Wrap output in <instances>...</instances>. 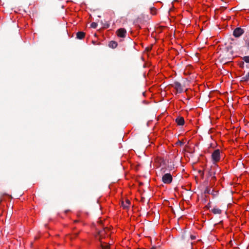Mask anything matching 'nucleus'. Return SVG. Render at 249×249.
<instances>
[{"label":"nucleus","mask_w":249,"mask_h":249,"mask_svg":"<svg viewBox=\"0 0 249 249\" xmlns=\"http://www.w3.org/2000/svg\"><path fill=\"white\" fill-rule=\"evenodd\" d=\"M173 178L171 174H165L162 177V181L165 184H170L172 182Z\"/></svg>","instance_id":"f257e3e1"},{"label":"nucleus","mask_w":249,"mask_h":249,"mask_svg":"<svg viewBox=\"0 0 249 249\" xmlns=\"http://www.w3.org/2000/svg\"><path fill=\"white\" fill-rule=\"evenodd\" d=\"M218 169V166L216 164L211 166L210 168L208 169V178H211L213 175H215Z\"/></svg>","instance_id":"f03ea898"},{"label":"nucleus","mask_w":249,"mask_h":249,"mask_svg":"<svg viewBox=\"0 0 249 249\" xmlns=\"http://www.w3.org/2000/svg\"><path fill=\"white\" fill-rule=\"evenodd\" d=\"M220 150L219 149L215 150L212 154V158L214 162H216L220 160Z\"/></svg>","instance_id":"7ed1b4c3"},{"label":"nucleus","mask_w":249,"mask_h":249,"mask_svg":"<svg viewBox=\"0 0 249 249\" xmlns=\"http://www.w3.org/2000/svg\"><path fill=\"white\" fill-rule=\"evenodd\" d=\"M244 33V30L240 27L236 28L233 32V35L235 37H239Z\"/></svg>","instance_id":"20e7f679"},{"label":"nucleus","mask_w":249,"mask_h":249,"mask_svg":"<svg viewBox=\"0 0 249 249\" xmlns=\"http://www.w3.org/2000/svg\"><path fill=\"white\" fill-rule=\"evenodd\" d=\"M172 87H174L178 92L180 93L183 92V88H182L181 84L178 82H175L172 84Z\"/></svg>","instance_id":"39448f33"},{"label":"nucleus","mask_w":249,"mask_h":249,"mask_svg":"<svg viewBox=\"0 0 249 249\" xmlns=\"http://www.w3.org/2000/svg\"><path fill=\"white\" fill-rule=\"evenodd\" d=\"M117 36L120 37H124L126 34V31L124 28H120L116 31Z\"/></svg>","instance_id":"423d86ee"},{"label":"nucleus","mask_w":249,"mask_h":249,"mask_svg":"<svg viewBox=\"0 0 249 249\" xmlns=\"http://www.w3.org/2000/svg\"><path fill=\"white\" fill-rule=\"evenodd\" d=\"M175 121L178 125H183L184 124V120L182 117H177Z\"/></svg>","instance_id":"0eeeda50"},{"label":"nucleus","mask_w":249,"mask_h":249,"mask_svg":"<svg viewBox=\"0 0 249 249\" xmlns=\"http://www.w3.org/2000/svg\"><path fill=\"white\" fill-rule=\"evenodd\" d=\"M85 36V33L83 32H78L76 33V38L79 39H82Z\"/></svg>","instance_id":"6e6552de"},{"label":"nucleus","mask_w":249,"mask_h":249,"mask_svg":"<svg viewBox=\"0 0 249 249\" xmlns=\"http://www.w3.org/2000/svg\"><path fill=\"white\" fill-rule=\"evenodd\" d=\"M130 204V201L128 199L126 200L125 202H122V206L124 209L128 208L129 207Z\"/></svg>","instance_id":"1a4fd4ad"},{"label":"nucleus","mask_w":249,"mask_h":249,"mask_svg":"<svg viewBox=\"0 0 249 249\" xmlns=\"http://www.w3.org/2000/svg\"><path fill=\"white\" fill-rule=\"evenodd\" d=\"M211 212L215 214H219L221 213L222 211L218 208L214 207L211 210Z\"/></svg>","instance_id":"9d476101"},{"label":"nucleus","mask_w":249,"mask_h":249,"mask_svg":"<svg viewBox=\"0 0 249 249\" xmlns=\"http://www.w3.org/2000/svg\"><path fill=\"white\" fill-rule=\"evenodd\" d=\"M118 45L117 43L114 41H111L109 42L108 46L112 49L116 48Z\"/></svg>","instance_id":"9b49d317"},{"label":"nucleus","mask_w":249,"mask_h":249,"mask_svg":"<svg viewBox=\"0 0 249 249\" xmlns=\"http://www.w3.org/2000/svg\"><path fill=\"white\" fill-rule=\"evenodd\" d=\"M100 242H101V247H102V249H109V246H110V244L109 243L108 245H107L106 246H104L103 244V242L101 241V239H100Z\"/></svg>","instance_id":"f8f14e48"},{"label":"nucleus","mask_w":249,"mask_h":249,"mask_svg":"<svg viewBox=\"0 0 249 249\" xmlns=\"http://www.w3.org/2000/svg\"><path fill=\"white\" fill-rule=\"evenodd\" d=\"M242 80L243 81H249V72L244 77L242 78Z\"/></svg>","instance_id":"ddd939ff"},{"label":"nucleus","mask_w":249,"mask_h":249,"mask_svg":"<svg viewBox=\"0 0 249 249\" xmlns=\"http://www.w3.org/2000/svg\"><path fill=\"white\" fill-rule=\"evenodd\" d=\"M167 168L169 170H172L173 169H174V165L173 163H172L171 162H170V163H168V165H167Z\"/></svg>","instance_id":"4468645a"},{"label":"nucleus","mask_w":249,"mask_h":249,"mask_svg":"<svg viewBox=\"0 0 249 249\" xmlns=\"http://www.w3.org/2000/svg\"><path fill=\"white\" fill-rule=\"evenodd\" d=\"M242 60L246 63H249V55L243 57Z\"/></svg>","instance_id":"2eb2a0df"},{"label":"nucleus","mask_w":249,"mask_h":249,"mask_svg":"<svg viewBox=\"0 0 249 249\" xmlns=\"http://www.w3.org/2000/svg\"><path fill=\"white\" fill-rule=\"evenodd\" d=\"M204 194H211L212 193H211V189L208 188V187H206L205 190H204Z\"/></svg>","instance_id":"dca6fc26"},{"label":"nucleus","mask_w":249,"mask_h":249,"mask_svg":"<svg viewBox=\"0 0 249 249\" xmlns=\"http://www.w3.org/2000/svg\"><path fill=\"white\" fill-rule=\"evenodd\" d=\"M97 23H96V22H92L91 23V24H90V27L92 28H94V29H95L97 28Z\"/></svg>","instance_id":"f3484780"},{"label":"nucleus","mask_w":249,"mask_h":249,"mask_svg":"<svg viewBox=\"0 0 249 249\" xmlns=\"http://www.w3.org/2000/svg\"><path fill=\"white\" fill-rule=\"evenodd\" d=\"M198 173L200 174L201 178H204V172L201 170H199Z\"/></svg>","instance_id":"a211bd4d"},{"label":"nucleus","mask_w":249,"mask_h":249,"mask_svg":"<svg viewBox=\"0 0 249 249\" xmlns=\"http://www.w3.org/2000/svg\"><path fill=\"white\" fill-rule=\"evenodd\" d=\"M5 195H6V194L2 193H0V203L2 201V197Z\"/></svg>","instance_id":"6ab92c4d"},{"label":"nucleus","mask_w":249,"mask_h":249,"mask_svg":"<svg viewBox=\"0 0 249 249\" xmlns=\"http://www.w3.org/2000/svg\"><path fill=\"white\" fill-rule=\"evenodd\" d=\"M151 13L152 14L155 15L156 14V9L155 8H151Z\"/></svg>","instance_id":"aec40b11"},{"label":"nucleus","mask_w":249,"mask_h":249,"mask_svg":"<svg viewBox=\"0 0 249 249\" xmlns=\"http://www.w3.org/2000/svg\"><path fill=\"white\" fill-rule=\"evenodd\" d=\"M226 9V7H224V6H222V7H221L220 8H219V10H221V11H223L224 10H225Z\"/></svg>","instance_id":"412c9836"},{"label":"nucleus","mask_w":249,"mask_h":249,"mask_svg":"<svg viewBox=\"0 0 249 249\" xmlns=\"http://www.w3.org/2000/svg\"><path fill=\"white\" fill-rule=\"evenodd\" d=\"M105 231H101L100 232H99V235H100V238H102L103 237V232H104Z\"/></svg>","instance_id":"4be33fe9"},{"label":"nucleus","mask_w":249,"mask_h":249,"mask_svg":"<svg viewBox=\"0 0 249 249\" xmlns=\"http://www.w3.org/2000/svg\"><path fill=\"white\" fill-rule=\"evenodd\" d=\"M212 179H213V180H215L216 179V177L215 176V175H213V176H212L211 177Z\"/></svg>","instance_id":"5701e85b"},{"label":"nucleus","mask_w":249,"mask_h":249,"mask_svg":"<svg viewBox=\"0 0 249 249\" xmlns=\"http://www.w3.org/2000/svg\"><path fill=\"white\" fill-rule=\"evenodd\" d=\"M211 193H211V194H212L213 196H215V195H216V194H215V193H214L213 190H212V191L211 192Z\"/></svg>","instance_id":"b1692460"},{"label":"nucleus","mask_w":249,"mask_h":249,"mask_svg":"<svg viewBox=\"0 0 249 249\" xmlns=\"http://www.w3.org/2000/svg\"><path fill=\"white\" fill-rule=\"evenodd\" d=\"M191 238L192 240H194L196 238V237L195 236H193V235H191Z\"/></svg>","instance_id":"393cba45"},{"label":"nucleus","mask_w":249,"mask_h":249,"mask_svg":"<svg viewBox=\"0 0 249 249\" xmlns=\"http://www.w3.org/2000/svg\"><path fill=\"white\" fill-rule=\"evenodd\" d=\"M178 143H179L180 145L183 144V142L179 141L178 142Z\"/></svg>","instance_id":"a878e982"},{"label":"nucleus","mask_w":249,"mask_h":249,"mask_svg":"<svg viewBox=\"0 0 249 249\" xmlns=\"http://www.w3.org/2000/svg\"><path fill=\"white\" fill-rule=\"evenodd\" d=\"M247 47L249 49V42L247 43Z\"/></svg>","instance_id":"bb28decb"},{"label":"nucleus","mask_w":249,"mask_h":249,"mask_svg":"<svg viewBox=\"0 0 249 249\" xmlns=\"http://www.w3.org/2000/svg\"><path fill=\"white\" fill-rule=\"evenodd\" d=\"M78 233H76L74 234V237H76L78 235Z\"/></svg>","instance_id":"cd10ccee"},{"label":"nucleus","mask_w":249,"mask_h":249,"mask_svg":"<svg viewBox=\"0 0 249 249\" xmlns=\"http://www.w3.org/2000/svg\"><path fill=\"white\" fill-rule=\"evenodd\" d=\"M151 249H156V247H153Z\"/></svg>","instance_id":"c85d7f7f"},{"label":"nucleus","mask_w":249,"mask_h":249,"mask_svg":"<svg viewBox=\"0 0 249 249\" xmlns=\"http://www.w3.org/2000/svg\"><path fill=\"white\" fill-rule=\"evenodd\" d=\"M244 65V62L242 63V64H241V66H243Z\"/></svg>","instance_id":"c756f323"},{"label":"nucleus","mask_w":249,"mask_h":249,"mask_svg":"<svg viewBox=\"0 0 249 249\" xmlns=\"http://www.w3.org/2000/svg\"><path fill=\"white\" fill-rule=\"evenodd\" d=\"M244 65V62L242 63V64H241V66H243Z\"/></svg>","instance_id":"7c9ffc66"},{"label":"nucleus","mask_w":249,"mask_h":249,"mask_svg":"<svg viewBox=\"0 0 249 249\" xmlns=\"http://www.w3.org/2000/svg\"><path fill=\"white\" fill-rule=\"evenodd\" d=\"M109 27V26L107 25V26L106 27V28H108Z\"/></svg>","instance_id":"2f4dec72"}]
</instances>
